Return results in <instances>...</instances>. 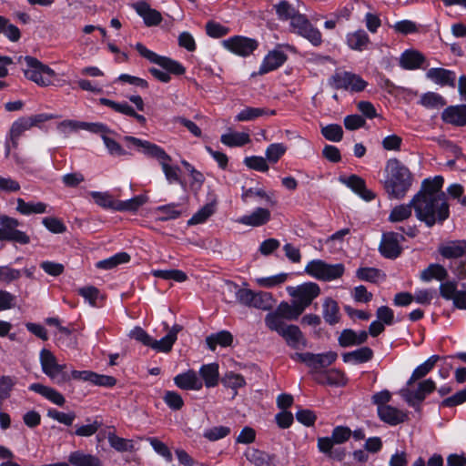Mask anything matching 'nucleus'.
<instances>
[{"label": "nucleus", "instance_id": "47", "mask_svg": "<svg viewBox=\"0 0 466 466\" xmlns=\"http://www.w3.org/2000/svg\"><path fill=\"white\" fill-rule=\"evenodd\" d=\"M277 309L283 318L288 320L297 319L305 309L299 302L291 306L286 301L280 302Z\"/></svg>", "mask_w": 466, "mask_h": 466}, {"label": "nucleus", "instance_id": "5", "mask_svg": "<svg viewBox=\"0 0 466 466\" xmlns=\"http://www.w3.org/2000/svg\"><path fill=\"white\" fill-rule=\"evenodd\" d=\"M450 204L442 198H422L416 201L415 216L428 228L443 225L450 218Z\"/></svg>", "mask_w": 466, "mask_h": 466}, {"label": "nucleus", "instance_id": "54", "mask_svg": "<svg viewBox=\"0 0 466 466\" xmlns=\"http://www.w3.org/2000/svg\"><path fill=\"white\" fill-rule=\"evenodd\" d=\"M420 104L427 108H439L444 106L447 102L440 94L428 92L421 96Z\"/></svg>", "mask_w": 466, "mask_h": 466}, {"label": "nucleus", "instance_id": "9", "mask_svg": "<svg viewBox=\"0 0 466 466\" xmlns=\"http://www.w3.org/2000/svg\"><path fill=\"white\" fill-rule=\"evenodd\" d=\"M329 85L339 90H350V92L363 91L368 83L359 75L349 71L336 72L329 78Z\"/></svg>", "mask_w": 466, "mask_h": 466}, {"label": "nucleus", "instance_id": "27", "mask_svg": "<svg viewBox=\"0 0 466 466\" xmlns=\"http://www.w3.org/2000/svg\"><path fill=\"white\" fill-rule=\"evenodd\" d=\"M68 464L70 466H103L102 461L96 455L86 453L81 450L69 454Z\"/></svg>", "mask_w": 466, "mask_h": 466}, {"label": "nucleus", "instance_id": "11", "mask_svg": "<svg viewBox=\"0 0 466 466\" xmlns=\"http://www.w3.org/2000/svg\"><path fill=\"white\" fill-rule=\"evenodd\" d=\"M444 184L442 176L425 178L421 182L420 189L413 196V201L416 202L422 198H442L448 200L446 193L441 190Z\"/></svg>", "mask_w": 466, "mask_h": 466}, {"label": "nucleus", "instance_id": "25", "mask_svg": "<svg viewBox=\"0 0 466 466\" xmlns=\"http://www.w3.org/2000/svg\"><path fill=\"white\" fill-rule=\"evenodd\" d=\"M28 390L43 396L57 406L62 407L66 403L65 397L58 390L51 387L41 383H32L29 385Z\"/></svg>", "mask_w": 466, "mask_h": 466}, {"label": "nucleus", "instance_id": "42", "mask_svg": "<svg viewBox=\"0 0 466 466\" xmlns=\"http://www.w3.org/2000/svg\"><path fill=\"white\" fill-rule=\"evenodd\" d=\"M147 201V197L145 195H137L127 200H117L116 210V211H137Z\"/></svg>", "mask_w": 466, "mask_h": 466}, {"label": "nucleus", "instance_id": "51", "mask_svg": "<svg viewBox=\"0 0 466 466\" xmlns=\"http://www.w3.org/2000/svg\"><path fill=\"white\" fill-rule=\"evenodd\" d=\"M273 301L271 293L266 291H255L251 308L261 310H269L273 306Z\"/></svg>", "mask_w": 466, "mask_h": 466}, {"label": "nucleus", "instance_id": "63", "mask_svg": "<svg viewBox=\"0 0 466 466\" xmlns=\"http://www.w3.org/2000/svg\"><path fill=\"white\" fill-rule=\"evenodd\" d=\"M206 34L212 38H221L229 33V28L213 20L207 22Z\"/></svg>", "mask_w": 466, "mask_h": 466}, {"label": "nucleus", "instance_id": "14", "mask_svg": "<svg viewBox=\"0 0 466 466\" xmlns=\"http://www.w3.org/2000/svg\"><path fill=\"white\" fill-rule=\"evenodd\" d=\"M379 251L385 258L396 259L399 258L403 251L402 247L400 245L399 233H384L379 247Z\"/></svg>", "mask_w": 466, "mask_h": 466}, {"label": "nucleus", "instance_id": "24", "mask_svg": "<svg viewBox=\"0 0 466 466\" xmlns=\"http://www.w3.org/2000/svg\"><path fill=\"white\" fill-rule=\"evenodd\" d=\"M320 293V289L317 283L308 282L299 286L294 296L299 302L306 309L309 306L314 299Z\"/></svg>", "mask_w": 466, "mask_h": 466}, {"label": "nucleus", "instance_id": "38", "mask_svg": "<svg viewBox=\"0 0 466 466\" xmlns=\"http://www.w3.org/2000/svg\"><path fill=\"white\" fill-rule=\"evenodd\" d=\"M16 203V210L24 216L44 214L46 212L47 204L44 202H26L23 198H18Z\"/></svg>", "mask_w": 466, "mask_h": 466}, {"label": "nucleus", "instance_id": "23", "mask_svg": "<svg viewBox=\"0 0 466 466\" xmlns=\"http://www.w3.org/2000/svg\"><path fill=\"white\" fill-rule=\"evenodd\" d=\"M427 76L435 84L442 86H448L455 87L456 86V74L452 70L442 67H432L428 70Z\"/></svg>", "mask_w": 466, "mask_h": 466}, {"label": "nucleus", "instance_id": "56", "mask_svg": "<svg viewBox=\"0 0 466 466\" xmlns=\"http://www.w3.org/2000/svg\"><path fill=\"white\" fill-rule=\"evenodd\" d=\"M165 404L174 411L180 410L184 407V400L181 395L175 390H166L163 395Z\"/></svg>", "mask_w": 466, "mask_h": 466}, {"label": "nucleus", "instance_id": "62", "mask_svg": "<svg viewBox=\"0 0 466 466\" xmlns=\"http://www.w3.org/2000/svg\"><path fill=\"white\" fill-rule=\"evenodd\" d=\"M345 271V267L342 263L328 264L325 262L323 281H331L339 279Z\"/></svg>", "mask_w": 466, "mask_h": 466}, {"label": "nucleus", "instance_id": "7", "mask_svg": "<svg viewBox=\"0 0 466 466\" xmlns=\"http://www.w3.org/2000/svg\"><path fill=\"white\" fill-rule=\"evenodd\" d=\"M20 222L17 218L0 216V241L15 242L21 245L30 243V237L24 231L17 229Z\"/></svg>", "mask_w": 466, "mask_h": 466}, {"label": "nucleus", "instance_id": "1", "mask_svg": "<svg viewBox=\"0 0 466 466\" xmlns=\"http://www.w3.org/2000/svg\"><path fill=\"white\" fill-rule=\"evenodd\" d=\"M412 182V173L400 160L393 157L386 162L385 176L381 183L390 199H402Z\"/></svg>", "mask_w": 466, "mask_h": 466}, {"label": "nucleus", "instance_id": "31", "mask_svg": "<svg viewBox=\"0 0 466 466\" xmlns=\"http://www.w3.org/2000/svg\"><path fill=\"white\" fill-rule=\"evenodd\" d=\"M180 207L181 204L175 202L157 206L154 210L155 214L158 215L156 219L165 222L180 218L182 215V210L179 209Z\"/></svg>", "mask_w": 466, "mask_h": 466}, {"label": "nucleus", "instance_id": "10", "mask_svg": "<svg viewBox=\"0 0 466 466\" xmlns=\"http://www.w3.org/2000/svg\"><path fill=\"white\" fill-rule=\"evenodd\" d=\"M290 28L314 46H319L323 42L321 32L310 23L306 15H298Z\"/></svg>", "mask_w": 466, "mask_h": 466}, {"label": "nucleus", "instance_id": "13", "mask_svg": "<svg viewBox=\"0 0 466 466\" xmlns=\"http://www.w3.org/2000/svg\"><path fill=\"white\" fill-rule=\"evenodd\" d=\"M436 390V383L431 379H427L418 384L417 390H402V396L409 406L420 407L426 396Z\"/></svg>", "mask_w": 466, "mask_h": 466}, {"label": "nucleus", "instance_id": "34", "mask_svg": "<svg viewBox=\"0 0 466 466\" xmlns=\"http://www.w3.org/2000/svg\"><path fill=\"white\" fill-rule=\"evenodd\" d=\"M274 9L280 21H290V25L298 15H301L299 10L287 0H281L274 5Z\"/></svg>", "mask_w": 466, "mask_h": 466}, {"label": "nucleus", "instance_id": "60", "mask_svg": "<svg viewBox=\"0 0 466 466\" xmlns=\"http://www.w3.org/2000/svg\"><path fill=\"white\" fill-rule=\"evenodd\" d=\"M45 228L53 234H63L66 231V224L58 218L46 217L42 219Z\"/></svg>", "mask_w": 466, "mask_h": 466}, {"label": "nucleus", "instance_id": "61", "mask_svg": "<svg viewBox=\"0 0 466 466\" xmlns=\"http://www.w3.org/2000/svg\"><path fill=\"white\" fill-rule=\"evenodd\" d=\"M267 159L260 156L246 157L243 163L249 168L258 172H267L269 168Z\"/></svg>", "mask_w": 466, "mask_h": 466}, {"label": "nucleus", "instance_id": "19", "mask_svg": "<svg viewBox=\"0 0 466 466\" xmlns=\"http://www.w3.org/2000/svg\"><path fill=\"white\" fill-rule=\"evenodd\" d=\"M441 120L454 127L466 126V105H456L447 106L441 113Z\"/></svg>", "mask_w": 466, "mask_h": 466}, {"label": "nucleus", "instance_id": "26", "mask_svg": "<svg viewBox=\"0 0 466 466\" xmlns=\"http://www.w3.org/2000/svg\"><path fill=\"white\" fill-rule=\"evenodd\" d=\"M346 44L351 50L361 52L368 48L370 39L365 30L359 29L346 35Z\"/></svg>", "mask_w": 466, "mask_h": 466}, {"label": "nucleus", "instance_id": "18", "mask_svg": "<svg viewBox=\"0 0 466 466\" xmlns=\"http://www.w3.org/2000/svg\"><path fill=\"white\" fill-rule=\"evenodd\" d=\"M438 253L446 259H457L466 256V240H450L438 247Z\"/></svg>", "mask_w": 466, "mask_h": 466}, {"label": "nucleus", "instance_id": "37", "mask_svg": "<svg viewBox=\"0 0 466 466\" xmlns=\"http://www.w3.org/2000/svg\"><path fill=\"white\" fill-rule=\"evenodd\" d=\"M323 318L325 321L334 326L340 320L339 308L336 300L326 298L323 302Z\"/></svg>", "mask_w": 466, "mask_h": 466}, {"label": "nucleus", "instance_id": "32", "mask_svg": "<svg viewBox=\"0 0 466 466\" xmlns=\"http://www.w3.org/2000/svg\"><path fill=\"white\" fill-rule=\"evenodd\" d=\"M218 364L216 362L204 364L200 367L199 375L207 388L218 386L219 381Z\"/></svg>", "mask_w": 466, "mask_h": 466}, {"label": "nucleus", "instance_id": "20", "mask_svg": "<svg viewBox=\"0 0 466 466\" xmlns=\"http://www.w3.org/2000/svg\"><path fill=\"white\" fill-rule=\"evenodd\" d=\"M377 412L380 420L390 426H397L409 419L407 412L390 405L377 408Z\"/></svg>", "mask_w": 466, "mask_h": 466}, {"label": "nucleus", "instance_id": "44", "mask_svg": "<svg viewBox=\"0 0 466 466\" xmlns=\"http://www.w3.org/2000/svg\"><path fill=\"white\" fill-rule=\"evenodd\" d=\"M130 261V256L127 252H118L106 259L100 260L96 263V268L100 269L109 270L118 265L125 264Z\"/></svg>", "mask_w": 466, "mask_h": 466}, {"label": "nucleus", "instance_id": "21", "mask_svg": "<svg viewBox=\"0 0 466 466\" xmlns=\"http://www.w3.org/2000/svg\"><path fill=\"white\" fill-rule=\"evenodd\" d=\"M175 385L184 390H199L203 387V381L194 370H187L177 374L174 378Z\"/></svg>", "mask_w": 466, "mask_h": 466}, {"label": "nucleus", "instance_id": "58", "mask_svg": "<svg viewBox=\"0 0 466 466\" xmlns=\"http://www.w3.org/2000/svg\"><path fill=\"white\" fill-rule=\"evenodd\" d=\"M214 206L211 203L206 204L199 210H198L187 221L189 226L202 224L208 220L214 213Z\"/></svg>", "mask_w": 466, "mask_h": 466}, {"label": "nucleus", "instance_id": "8", "mask_svg": "<svg viewBox=\"0 0 466 466\" xmlns=\"http://www.w3.org/2000/svg\"><path fill=\"white\" fill-rule=\"evenodd\" d=\"M221 46L236 56L248 57L258 48L259 43L255 38L238 35L222 40Z\"/></svg>", "mask_w": 466, "mask_h": 466}, {"label": "nucleus", "instance_id": "4", "mask_svg": "<svg viewBox=\"0 0 466 466\" xmlns=\"http://www.w3.org/2000/svg\"><path fill=\"white\" fill-rule=\"evenodd\" d=\"M39 360L42 371L58 385L65 384L71 380L89 383L92 381V370H72L71 372L68 373L66 370L67 365L57 363L56 356L49 350L42 349L39 354Z\"/></svg>", "mask_w": 466, "mask_h": 466}, {"label": "nucleus", "instance_id": "46", "mask_svg": "<svg viewBox=\"0 0 466 466\" xmlns=\"http://www.w3.org/2000/svg\"><path fill=\"white\" fill-rule=\"evenodd\" d=\"M152 276L165 280H174L178 283L185 282L187 279V275L181 269H153Z\"/></svg>", "mask_w": 466, "mask_h": 466}, {"label": "nucleus", "instance_id": "43", "mask_svg": "<svg viewBox=\"0 0 466 466\" xmlns=\"http://www.w3.org/2000/svg\"><path fill=\"white\" fill-rule=\"evenodd\" d=\"M337 358V352L331 350L324 353H312L309 368L314 370L327 368L334 363Z\"/></svg>", "mask_w": 466, "mask_h": 466}, {"label": "nucleus", "instance_id": "48", "mask_svg": "<svg viewBox=\"0 0 466 466\" xmlns=\"http://www.w3.org/2000/svg\"><path fill=\"white\" fill-rule=\"evenodd\" d=\"M247 458L255 466H272L274 465L275 455L256 449Z\"/></svg>", "mask_w": 466, "mask_h": 466}, {"label": "nucleus", "instance_id": "16", "mask_svg": "<svg viewBox=\"0 0 466 466\" xmlns=\"http://www.w3.org/2000/svg\"><path fill=\"white\" fill-rule=\"evenodd\" d=\"M339 181L367 202L376 198L375 193L367 188L366 181L356 174H351L349 177H340Z\"/></svg>", "mask_w": 466, "mask_h": 466}, {"label": "nucleus", "instance_id": "3", "mask_svg": "<svg viewBox=\"0 0 466 466\" xmlns=\"http://www.w3.org/2000/svg\"><path fill=\"white\" fill-rule=\"evenodd\" d=\"M138 54L147 59L150 63L157 65L163 70L157 67H149V74L157 81L167 84L171 81V76H180L186 73V67L182 63L172 59L171 57L161 56L148 49L142 43H137L135 46Z\"/></svg>", "mask_w": 466, "mask_h": 466}, {"label": "nucleus", "instance_id": "35", "mask_svg": "<svg viewBox=\"0 0 466 466\" xmlns=\"http://www.w3.org/2000/svg\"><path fill=\"white\" fill-rule=\"evenodd\" d=\"M447 269L439 263H431L420 273V279L424 282H430L432 279L443 281L448 278Z\"/></svg>", "mask_w": 466, "mask_h": 466}, {"label": "nucleus", "instance_id": "28", "mask_svg": "<svg viewBox=\"0 0 466 466\" xmlns=\"http://www.w3.org/2000/svg\"><path fill=\"white\" fill-rule=\"evenodd\" d=\"M270 220V211L268 208H257L251 214L244 215L239 219L240 224L250 227H260Z\"/></svg>", "mask_w": 466, "mask_h": 466}, {"label": "nucleus", "instance_id": "15", "mask_svg": "<svg viewBox=\"0 0 466 466\" xmlns=\"http://www.w3.org/2000/svg\"><path fill=\"white\" fill-rule=\"evenodd\" d=\"M165 329H168L167 333L160 339H153L151 349L157 352L168 353L172 350L175 342L177 339V334L183 329L180 324H174L170 329L167 322H164Z\"/></svg>", "mask_w": 466, "mask_h": 466}, {"label": "nucleus", "instance_id": "22", "mask_svg": "<svg viewBox=\"0 0 466 466\" xmlns=\"http://www.w3.org/2000/svg\"><path fill=\"white\" fill-rule=\"evenodd\" d=\"M426 62L422 53L415 49L405 50L400 58V66L405 70H416L420 68Z\"/></svg>", "mask_w": 466, "mask_h": 466}, {"label": "nucleus", "instance_id": "49", "mask_svg": "<svg viewBox=\"0 0 466 466\" xmlns=\"http://www.w3.org/2000/svg\"><path fill=\"white\" fill-rule=\"evenodd\" d=\"M89 195L94 202L100 208L116 210L117 200H115L108 192L90 191Z\"/></svg>", "mask_w": 466, "mask_h": 466}, {"label": "nucleus", "instance_id": "30", "mask_svg": "<svg viewBox=\"0 0 466 466\" xmlns=\"http://www.w3.org/2000/svg\"><path fill=\"white\" fill-rule=\"evenodd\" d=\"M233 335L228 330L212 333L206 338V344L209 350L215 351L218 346L227 348L233 343Z\"/></svg>", "mask_w": 466, "mask_h": 466}, {"label": "nucleus", "instance_id": "17", "mask_svg": "<svg viewBox=\"0 0 466 466\" xmlns=\"http://www.w3.org/2000/svg\"><path fill=\"white\" fill-rule=\"evenodd\" d=\"M98 102L100 105L110 107L116 113L133 117L142 127H145L147 124V118L143 115L137 113L135 108L127 101L116 102L109 98L101 97Z\"/></svg>", "mask_w": 466, "mask_h": 466}, {"label": "nucleus", "instance_id": "36", "mask_svg": "<svg viewBox=\"0 0 466 466\" xmlns=\"http://www.w3.org/2000/svg\"><path fill=\"white\" fill-rule=\"evenodd\" d=\"M277 114L275 109H268L261 107H252L247 106L243 108L237 116L236 120L244 122V121H252L258 117L263 116H275Z\"/></svg>", "mask_w": 466, "mask_h": 466}, {"label": "nucleus", "instance_id": "6", "mask_svg": "<svg viewBox=\"0 0 466 466\" xmlns=\"http://www.w3.org/2000/svg\"><path fill=\"white\" fill-rule=\"evenodd\" d=\"M24 59L26 68L24 69L25 76L36 83L40 86H47L51 85L52 78L55 76V71L47 65H44L37 58L30 56L25 57L20 56L19 59Z\"/></svg>", "mask_w": 466, "mask_h": 466}, {"label": "nucleus", "instance_id": "41", "mask_svg": "<svg viewBox=\"0 0 466 466\" xmlns=\"http://www.w3.org/2000/svg\"><path fill=\"white\" fill-rule=\"evenodd\" d=\"M32 127V123L29 122L27 116H22L16 119L11 126L9 135L14 147H17V140L19 137L25 131Z\"/></svg>", "mask_w": 466, "mask_h": 466}, {"label": "nucleus", "instance_id": "45", "mask_svg": "<svg viewBox=\"0 0 466 466\" xmlns=\"http://www.w3.org/2000/svg\"><path fill=\"white\" fill-rule=\"evenodd\" d=\"M107 440L109 445L118 452H132L135 451V446L132 440L119 437L115 432H109Z\"/></svg>", "mask_w": 466, "mask_h": 466}, {"label": "nucleus", "instance_id": "57", "mask_svg": "<svg viewBox=\"0 0 466 466\" xmlns=\"http://www.w3.org/2000/svg\"><path fill=\"white\" fill-rule=\"evenodd\" d=\"M321 135L329 141L339 142L343 138V129L339 124H329L321 127Z\"/></svg>", "mask_w": 466, "mask_h": 466}, {"label": "nucleus", "instance_id": "50", "mask_svg": "<svg viewBox=\"0 0 466 466\" xmlns=\"http://www.w3.org/2000/svg\"><path fill=\"white\" fill-rule=\"evenodd\" d=\"M283 316L280 314V312H279L277 309L275 311L269 312L266 315L265 325L268 329L276 331L279 335L281 330H284V329L287 327V324L283 321Z\"/></svg>", "mask_w": 466, "mask_h": 466}, {"label": "nucleus", "instance_id": "52", "mask_svg": "<svg viewBox=\"0 0 466 466\" xmlns=\"http://www.w3.org/2000/svg\"><path fill=\"white\" fill-rule=\"evenodd\" d=\"M221 383L224 387L234 390L236 395L238 389L246 385V380L241 374L229 371L221 379Z\"/></svg>", "mask_w": 466, "mask_h": 466}, {"label": "nucleus", "instance_id": "12", "mask_svg": "<svg viewBox=\"0 0 466 466\" xmlns=\"http://www.w3.org/2000/svg\"><path fill=\"white\" fill-rule=\"evenodd\" d=\"M283 47L289 49L290 46L278 45L273 50L268 51L259 66L258 72L259 76H263L269 72L275 71L287 62L288 55L282 50Z\"/></svg>", "mask_w": 466, "mask_h": 466}, {"label": "nucleus", "instance_id": "40", "mask_svg": "<svg viewBox=\"0 0 466 466\" xmlns=\"http://www.w3.org/2000/svg\"><path fill=\"white\" fill-rule=\"evenodd\" d=\"M220 141L222 144H224L229 147H243V146L248 144L251 140H250V137L248 133L233 132V133L223 134L220 137Z\"/></svg>", "mask_w": 466, "mask_h": 466}, {"label": "nucleus", "instance_id": "2", "mask_svg": "<svg viewBox=\"0 0 466 466\" xmlns=\"http://www.w3.org/2000/svg\"><path fill=\"white\" fill-rule=\"evenodd\" d=\"M123 140L127 143V147H137L147 157L156 158L162 167V170L166 178L169 183H178L183 188L186 187V183L182 181L178 176L179 167L177 166H170L169 162L172 160L171 157L160 146L151 143L147 140L141 138L126 136Z\"/></svg>", "mask_w": 466, "mask_h": 466}, {"label": "nucleus", "instance_id": "39", "mask_svg": "<svg viewBox=\"0 0 466 466\" xmlns=\"http://www.w3.org/2000/svg\"><path fill=\"white\" fill-rule=\"evenodd\" d=\"M416 202L413 201V198L408 204H401L393 208L389 216V221L390 222H401L408 219L411 214L412 209L415 210Z\"/></svg>", "mask_w": 466, "mask_h": 466}, {"label": "nucleus", "instance_id": "55", "mask_svg": "<svg viewBox=\"0 0 466 466\" xmlns=\"http://www.w3.org/2000/svg\"><path fill=\"white\" fill-rule=\"evenodd\" d=\"M287 147L283 143H272L270 144L266 151V159L269 163H277L286 153Z\"/></svg>", "mask_w": 466, "mask_h": 466}, {"label": "nucleus", "instance_id": "29", "mask_svg": "<svg viewBox=\"0 0 466 466\" xmlns=\"http://www.w3.org/2000/svg\"><path fill=\"white\" fill-rule=\"evenodd\" d=\"M279 336H281L292 349H299L300 343L302 346L306 345L303 334L297 325H287L284 330H281Z\"/></svg>", "mask_w": 466, "mask_h": 466}, {"label": "nucleus", "instance_id": "53", "mask_svg": "<svg viewBox=\"0 0 466 466\" xmlns=\"http://www.w3.org/2000/svg\"><path fill=\"white\" fill-rule=\"evenodd\" d=\"M102 140L110 156L124 157L131 155L114 138H111L108 136H102Z\"/></svg>", "mask_w": 466, "mask_h": 466}, {"label": "nucleus", "instance_id": "59", "mask_svg": "<svg viewBox=\"0 0 466 466\" xmlns=\"http://www.w3.org/2000/svg\"><path fill=\"white\" fill-rule=\"evenodd\" d=\"M79 127L86 131H89L93 134H97L102 136H107L108 134H114L116 133L110 129L106 124L100 123V122H79Z\"/></svg>", "mask_w": 466, "mask_h": 466}, {"label": "nucleus", "instance_id": "33", "mask_svg": "<svg viewBox=\"0 0 466 466\" xmlns=\"http://www.w3.org/2000/svg\"><path fill=\"white\" fill-rule=\"evenodd\" d=\"M441 359L439 355H431L429 359H427L423 363L420 364L418 367L414 369L412 374L409 380L407 381V385H412L416 380L424 378L428 373H430L438 360Z\"/></svg>", "mask_w": 466, "mask_h": 466}, {"label": "nucleus", "instance_id": "64", "mask_svg": "<svg viewBox=\"0 0 466 466\" xmlns=\"http://www.w3.org/2000/svg\"><path fill=\"white\" fill-rule=\"evenodd\" d=\"M147 441L158 455L162 456L168 462L172 461V453L166 443L156 437H148Z\"/></svg>", "mask_w": 466, "mask_h": 466}]
</instances>
